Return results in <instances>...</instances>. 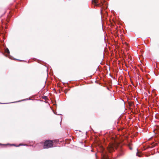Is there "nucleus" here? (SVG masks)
I'll return each mask as SVG.
<instances>
[{"label":"nucleus","instance_id":"f257e3e1","mask_svg":"<svg viewBox=\"0 0 159 159\" xmlns=\"http://www.w3.org/2000/svg\"><path fill=\"white\" fill-rule=\"evenodd\" d=\"M53 146V144L52 141L47 140L44 143L43 148H48L52 147Z\"/></svg>","mask_w":159,"mask_h":159},{"label":"nucleus","instance_id":"f03ea898","mask_svg":"<svg viewBox=\"0 0 159 159\" xmlns=\"http://www.w3.org/2000/svg\"><path fill=\"white\" fill-rule=\"evenodd\" d=\"M98 0H92V2L93 3H94L95 4V6H96L99 7L101 6V4L100 3H98Z\"/></svg>","mask_w":159,"mask_h":159},{"label":"nucleus","instance_id":"7ed1b4c3","mask_svg":"<svg viewBox=\"0 0 159 159\" xmlns=\"http://www.w3.org/2000/svg\"><path fill=\"white\" fill-rule=\"evenodd\" d=\"M107 149L109 152H112L113 150V145H110Z\"/></svg>","mask_w":159,"mask_h":159},{"label":"nucleus","instance_id":"20e7f679","mask_svg":"<svg viewBox=\"0 0 159 159\" xmlns=\"http://www.w3.org/2000/svg\"><path fill=\"white\" fill-rule=\"evenodd\" d=\"M103 159H109L107 156L106 155L104 154L103 156Z\"/></svg>","mask_w":159,"mask_h":159},{"label":"nucleus","instance_id":"39448f33","mask_svg":"<svg viewBox=\"0 0 159 159\" xmlns=\"http://www.w3.org/2000/svg\"><path fill=\"white\" fill-rule=\"evenodd\" d=\"M5 52L7 53L8 54L9 53V52H10L9 49L7 48L5 49Z\"/></svg>","mask_w":159,"mask_h":159},{"label":"nucleus","instance_id":"423d86ee","mask_svg":"<svg viewBox=\"0 0 159 159\" xmlns=\"http://www.w3.org/2000/svg\"><path fill=\"white\" fill-rule=\"evenodd\" d=\"M106 1H103V2H102V1L101 2V3L102 4V5L103 4V3H104Z\"/></svg>","mask_w":159,"mask_h":159},{"label":"nucleus","instance_id":"0eeeda50","mask_svg":"<svg viewBox=\"0 0 159 159\" xmlns=\"http://www.w3.org/2000/svg\"><path fill=\"white\" fill-rule=\"evenodd\" d=\"M136 155L137 156H138L139 157H140V156L138 154V152H137V153L136 154Z\"/></svg>","mask_w":159,"mask_h":159},{"label":"nucleus","instance_id":"6e6552de","mask_svg":"<svg viewBox=\"0 0 159 159\" xmlns=\"http://www.w3.org/2000/svg\"><path fill=\"white\" fill-rule=\"evenodd\" d=\"M5 29H7V26H5Z\"/></svg>","mask_w":159,"mask_h":159},{"label":"nucleus","instance_id":"1a4fd4ad","mask_svg":"<svg viewBox=\"0 0 159 159\" xmlns=\"http://www.w3.org/2000/svg\"><path fill=\"white\" fill-rule=\"evenodd\" d=\"M20 145H22V144H20L19 146H20Z\"/></svg>","mask_w":159,"mask_h":159},{"label":"nucleus","instance_id":"9d476101","mask_svg":"<svg viewBox=\"0 0 159 159\" xmlns=\"http://www.w3.org/2000/svg\"><path fill=\"white\" fill-rule=\"evenodd\" d=\"M12 145H14V146H15V145H14V144H12Z\"/></svg>","mask_w":159,"mask_h":159},{"label":"nucleus","instance_id":"9b49d317","mask_svg":"<svg viewBox=\"0 0 159 159\" xmlns=\"http://www.w3.org/2000/svg\"><path fill=\"white\" fill-rule=\"evenodd\" d=\"M102 30H103V28H102Z\"/></svg>","mask_w":159,"mask_h":159}]
</instances>
